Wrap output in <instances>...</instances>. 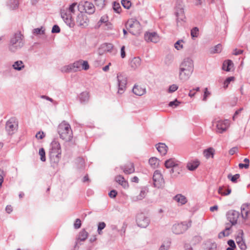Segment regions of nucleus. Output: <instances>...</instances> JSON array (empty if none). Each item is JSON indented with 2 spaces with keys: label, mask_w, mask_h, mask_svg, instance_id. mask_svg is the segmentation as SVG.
<instances>
[{
  "label": "nucleus",
  "mask_w": 250,
  "mask_h": 250,
  "mask_svg": "<svg viewBox=\"0 0 250 250\" xmlns=\"http://www.w3.org/2000/svg\"><path fill=\"white\" fill-rule=\"evenodd\" d=\"M57 131L60 137L65 142H70L73 138L72 130L70 125L63 121L58 126Z\"/></svg>",
  "instance_id": "obj_2"
},
{
  "label": "nucleus",
  "mask_w": 250,
  "mask_h": 250,
  "mask_svg": "<svg viewBox=\"0 0 250 250\" xmlns=\"http://www.w3.org/2000/svg\"><path fill=\"white\" fill-rule=\"evenodd\" d=\"M7 6L11 10H15L18 7L19 0H9L7 3Z\"/></svg>",
  "instance_id": "obj_34"
},
{
  "label": "nucleus",
  "mask_w": 250,
  "mask_h": 250,
  "mask_svg": "<svg viewBox=\"0 0 250 250\" xmlns=\"http://www.w3.org/2000/svg\"><path fill=\"white\" fill-rule=\"evenodd\" d=\"M222 50V45L221 44H218L213 49L211 52L212 53H220Z\"/></svg>",
  "instance_id": "obj_53"
},
{
  "label": "nucleus",
  "mask_w": 250,
  "mask_h": 250,
  "mask_svg": "<svg viewBox=\"0 0 250 250\" xmlns=\"http://www.w3.org/2000/svg\"><path fill=\"white\" fill-rule=\"evenodd\" d=\"M121 3L123 6L127 9H129L131 6V2L129 0H122Z\"/></svg>",
  "instance_id": "obj_44"
},
{
  "label": "nucleus",
  "mask_w": 250,
  "mask_h": 250,
  "mask_svg": "<svg viewBox=\"0 0 250 250\" xmlns=\"http://www.w3.org/2000/svg\"><path fill=\"white\" fill-rule=\"evenodd\" d=\"M5 175V174L4 171L0 168V188H1L2 184L3 182L4 177Z\"/></svg>",
  "instance_id": "obj_61"
},
{
  "label": "nucleus",
  "mask_w": 250,
  "mask_h": 250,
  "mask_svg": "<svg viewBox=\"0 0 250 250\" xmlns=\"http://www.w3.org/2000/svg\"><path fill=\"white\" fill-rule=\"evenodd\" d=\"M94 1L96 5L100 9L103 8L105 5V0H94Z\"/></svg>",
  "instance_id": "obj_48"
},
{
  "label": "nucleus",
  "mask_w": 250,
  "mask_h": 250,
  "mask_svg": "<svg viewBox=\"0 0 250 250\" xmlns=\"http://www.w3.org/2000/svg\"><path fill=\"white\" fill-rule=\"evenodd\" d=\"M244 235V233L242 230H240V232L239 233L238 235L236 237V241L237 244L240 242H242L244 240L243 236Z\"/></svg>",
  "instance_id": "obj_52"
},
{
  "label": "nucleus",
  "mask_w": 250,
  "mask_h": 250,
  "mask_svg": "<svg viewBox=\"0 0 250 250\" xmlns=\"http://www.w3.org/2000/svg\"><path fill=\"white\" fill-rule=\"evenodd\" d=\"M117 195V191L114 189L111 190L108 193L109 196L112 198H115L116 197Z\"/></svg>",
  "instance_id": "obj_64"
},
{
  "label": "nucleus",
  "mask_w": 250,
  "mask_h": 250,
  "mask_svg": "<svg viewBox=\"0 0 250 250\" xmlns=\"http://www.w3.org/2000/svg\"><path fill=\"white\" fill-rule=\"evenodd\" d=\"M108 21V17L107 16H102L101 18L100 21L97 23V27L99 28L103 23L106 24V23L107 22V21Z\"/></svg>",
  "instance_id": "obj_42"
},
{
  "label": "nucleus",
  "mask_w": 250,
  "mask_h": 250,
  "mask_svg": "<svg viewBox=\"0 0 250 250\" xmlns=\"http://www.w3.org/2000/svg\"><path fill=\"white\" fill-rule=\"evenodd\" d=\"M121 168L126 174H129L133 173L135 171L134 165L132 163H129L124 166H121Z\"/></svg>",
  "instance_id": "obj_19"
},
{
  "label": "nucleus",
  "mask_w": 250,
  "mask_h": 250,
  "mask_svg": "<svg viewBox=\"0 0 250 250\" xmlns=\"http://www.w3.org/2000/svg\"><path fill=\"white\" fill-rule=\"evenodd\" d=\"M24 44L22 35L20 33H15L10 38L8 49L10 52L15 53L21 49Z\"/></svg>",
  "instance_id": "obj_3"
},
{
  "label": "nucleus",
  "mask_w": 250,
  "mask_h": 250,
  "mask_svg": "<svg viewBox=\"0 0 250 250\" xmlns=\"http://www.w3.org/2000/svg\"><path fill=\"white\" fill-rule=\"evenodd\" d=\"M61 153L55 152V153L52 152H49V157L51 166L55 168L60 161L61 158Z\"/></svg>",
  "instance_id": "obj_16"
},
{
  "label": "nucleus",
  "mask_w": 250,
  "mask_h": 250,
  "mask_svg": "<svg viewBox=\"0 0 250 250\" xmlns=\"http://www.w3.org/2000/svg\"><path fill=\"white\" fill-rule=\"evenodd\" d=\"M182 171V167L180 164L177 163V164L171 168L170 170V173L173 174L172 177H177Z\"/></svg>",
  "instance_id": "obj_20"
},
{
  "label": "nucleus",
  "mask_w": 250,
  "mask_h": 250,
  "mask_svg": "<svg viewBox=\"0 0 250 250\" xmlns=\"http://www.w3.org/2000/svg\"><path fill=\"white\" fill-rule=\"evenodd\" d=\"M229 126L228 120H219L216 122V131L219 133H223L226 131Z\"/></svg>",
  "instance_id": "obj_10"
},
{
  "label": "nucleus",
  "mask_w": 250,
  "mask_h": 250,
  "mask_svg": "<svg viewBox=\"0 0 250 250\" xmlns=\"http://www.w3.org/2000/svg\"><path fill=\"white\" fill-rule=\"evenodd\" d=\"M81 63L83 69L84 70H87L89 69V65L88 64L87 61L81 60Z\"/></svg>",
  "instance_id": "obj_60"
},
{
  "label": "nucleus",
  "mask_w": 250,
  "mask_h": 250,
  "mask_svg": "<svg viewBox=\"0 0 250 250\" xmlns=\"http://www.w3.org/2000/svg\"><path fill=\"white\" fill-rule=\"evenodd\" d=\"M42 28H37L34 29L33 30V33L34 35H40V34H44V30H42Z\"/></svg>",
  "instance_id": "obj_56"
},
{
  "label": "nucleus",
  "mask_w": 250,
  "mask_h": 250,
  "mask_svg": "<svg viewBox=\"0 0 250 250\" xmlns=\"http://www.w3.org/2000/svg\"><path fill=\"white\" fill-rule=\"evenodd\" d=\"M180 104V102H179L177 99H175L173 101L170 102L168 104V105L170 107L174 108L178 106Z\"/></svg>",
  "instance_id": "obj_57"
},
{
  "label": "nucleus",
  "mask_w": 250,
  "mask_h": 250,
  "mask_svg": "<svg viewBox=\"0 0 250 250\" xmlns=\"http://www.w3.org/2000/svg\"><path fill=\"white\" fill-rule=\"evenodd\" d=\"M199 29L197 27L193 28L191 30L190 34L192 38L197 37L198 35Z\"/></svg>",
  "instance_id": "obj_49"
},
{
  "label": "nucleus",
  "mask_w": 250,
  "mask_h": 250,
  "mask_svg": "<svg viewBox=\"0 0 250 250\" xmlns=\"http://www.w3.org/2000/svg\"><path fill=\"white\" fill-rule=\"evenodd\" d=\"M61 70L63 73H70L73 72V68L72 64H70L67 65H65L62 67Z\"/></svg>",
  "instance_id": "obj_36"
},
{
  "label": "nucleus",
  "mask_w": 250,
  "mask_h": 250,
  "mask_svg": "<svg viewBox=\"0 0 250 250\" xmlns=\"http://www.w3.org/2000/svg\"><path fill=\"white\" fill-rule=\"evenodd\" d=\"M106 226V224L104 222H99L98 224V229L97 231L99 234L102 233V230L104 229Z\"/></svg>",
  "instance_id": "obj_45"
},
{
  "label": "nucleus",
  "mask_w": 250,
  "mask_h": 250,
  "mask_svg": "<svg viewBox=\"0 0 250 250\" xmlns=\"http://www.w3.org/2000/svg\"><path fill=\"white\" fill-rule=\"evenodd\" d=\"M199 164L200 162L198 160H192L187 163V167L188 170L193 171L198 167Z\"/></svg>",
  "instance_id": "obj_21"
},
{
  "label": "nucleus",
  "mask_w": 250,
  "mask_h": 250,
  "mask_svg": "<svg viewBox=\"0 0 250 250\" xmlns=\"http://www.w3.org/2000/svg\"><path fill=\"white\" fill-rule=\"evenodd\" d=\"M147 192H148V191L146 188H145V187L142 188L140 191V194L138 196H136V199L137 200H142L146 197Z\"/></svg>",
  "instance_id": "obj_35"
},
{
  "label": "nucleus",
  "mask_w": 250,
  "mask_h": 250,
  "mask_svg": "<svg viewBox=\"0 0 250 250\" xmlns=\"http://www.w3.org/2000/svg\"><path fill=\"white\" fill-rule=\"evenodd\" d=\"M177 162H178L175 161L174 159L170 158L165 161V166L167 168H172V167L175 166Z\"/></svg>",
  "instance_id": "obj_33"
},
{
  "label": "nucleus",
  "mask_w": 250,
  "mask_h": 250,
  "mask_svg": "<svg viewBox=\"0 0 250 250\" xmlns=\"http://www.w3.org/2000/svg\"><path fill=\"white\" fill-rule=\"evenodd\" d=\"M183 68L193 71V62L190 58H185L182 62L180 65L179 70H181Z\"/></svg>",
  "instance_id": "obj_15"
},
{
  "label": "nucleus",
  "mask_w": 250,
  "mask_h": 250,
  "mask_svg": "<svg viewBox=\"0 0 250 250\" xmlns=\"http://www.w3.org/2000/svg\"><path fill=\"white\" fill-rule=\"evenodd\" d=\"M174 199L177 202L181 203V205H184L187 202L186 197L181 194H177L174 197Z\"/></svg>",
  "instance_id": "obj_32"
},
{
  "label": "nucleus",
  "mask_w": 250,
  "mask_h": 250,
  "mask_svg": "<svg viewBox=\"0 0 250 250\" xmlns=\"http://www.w3.org/2000/svg\"><path fill=\"white\" fill-rule=\"evenodd\" d=\"M145 40L147 42L156 43L159 42V38L157 33L155 32H146L144 35Z\"/></svg>",
  "instance_id": "obj_14"
},
{
  "label": "nucleus",
  "mask_w": 250,
  "mask_h": 250,
  "mask_svg": "<svg viewBox=\"0 0 250 250\" xmlns=\"http://www.w3.org/2000/svg\"><path fill=\"white\" fill-rule=\"evenodd\" d=\"M188 229V226L186 223H181L173 225L172 227V231L176 234H180L184 233Z\"/></svg>",
  "instance_id": "obj_13"
},
{
  "label": "nucleus",
  "mask_w": 250,
  "mask_h": 250,
  "mask_svg": "<svg viewBox=\"0 0 250 250\" xmlns=\"http://www.w3.org/2000/svg\"><path fill=\"white\" fill-rule=\"evenodd\" d=\"M141 64V59L139 57H134L130 62V65L131 68L135 69Z\"/></svg>",
  "instance_id": "obj_27"
},
{
  "label": "nucleus",
  "mask_w": 250,
  "mask_h": 250,
  "mask_svg": "<svg viewBox=\"0 0 250 250\" xmlns=\"http://www.w3.org/2000/svg\"><path fill=\"white\" fill-rule=\"evenodd\" d=\"M82 226L81 221L80 219H77L74 224V227L75 229H78Z\"/></svg>",
  "instance_id": "obj_62"
},
{
  "label": "nucleus",
  "mask_w": 250,
  "mask_h": 250,
  "mask_svg": "<svg viewBox=\"0 0 250 250\" xmlns=\"http://www.w3.org/2000/svg\"><path fill=\"white\" fill-rule=\"evenodd\" d=\"M238 246L241 250H246L247 249V245L245 240L237 244Z\"/></svg>",
  "instance_id": "obj_58"
},
{
  "label": "nucleus",
  "mask_w": 250,
  "mask_h": 250,
  "mask_svg": "<svg viewBox=\"0 0 250 250\" xmlns=\"http://www.w3.org/2000/svg\"><path fill=\"white\" fill-rule=\"evenodd\" d=\"M89 99V93L87 91L82 92L79 95V99L82 103H85L88 101Z\"/></svg>",
  "instance_id": "obj_29"
},
{
  "label": "nucleus",
  "mask_w": 250,
  "mask_h": 250,
  "mask_svg": "<svg viewBox=\"0 0 250 250\" xmlns=\"http://www.w3.org/2000/svg\"><path fill=\"white\" fill-rule=\"evenodd\" d=\"M136 222L139 227L146 228L149 224V219L146 217L144 214L141 213L137 216Z\"/></svg>",
  "instance_id": "obj_12"
},
{
  "label": "nucleus",
  "mask_w": 250,
  "mask_h": 250,
  "mask_svg": "<svg viewBox=\"0 0 250 250\" xmlns=\"http://www.w3.org/2000/svg\"><path fill=\"white\" fill-rule=\"evenodd\" d=\"M88 235V232L84 229H82L79 233L77 241H85L87 239Z\"/></svg>",
  "instance_id": "obj_28"
},
{
  "label": "nucleus",
  "mask_w": 250,
  "mask_h": 250,
  "mask_svg": "<svg viewBox=\"0 0 250 250\" xmlns=\"http://www.w3.org/2000/svg\"><path fill=\"white\" fill-rule=\"evenodd\" d=\"M73 68V72H77L80 70L81 67L82 66L81 60H79L72 63Z\"/></svg>",
  "instance_id": "obj_38"
},
{
  "label": "nucleus",
  "mask_w": 250,
  "mask_h": 250,
  "mask_svg": "<svg viewBox=\"0 0 250 250\" xmlns=\"http://www.w3.org/2000/svg\"><path fill=\"white\" fill-rule=\"evenodd\" d=\"M113 9L117 13H120L121 10V7L120 4L116 2H113Z\"/></svg>",
  "instance_id": "obj_50"
},
{
  "label": "nucleus",
  "mask_w": 250,
  "mask_h": 250,
  "mask_svg": "<svg viewBox=\"0 0 250 250\" xmlns=\"http://www.w3.org/2000/svg\"><path fill=\"white\" fill-rule=\"evenodd\" d=\"M76 163L79 168H83L84 166V160L82 157H78L76 159Z\"/></svg>",
  "instance_id": "obj_41"
},
{
  "label": "nucleus",
  "mask_w": 250,
  "mask_h": 250,
  "mask_svg": "<svg viewBox=\"0 0 250 250\" xmlns=\"http://www.w3.org/2000/svg\"><path fill=\"white\" fill-rule=\"evenodd\" d=\"M79 12L75 21V25L82 28H85L88 25L89 19L83 11Z\"/></svg>",
  "instance_id": "obj_8"
},
{
  "label": "nucleus",
  "mask_w": 250,
  "mask_h": 250,
  "mask_svg": "<svg viewBox=\"0 0 250 250\" xmlns=\"http://www.w3.org/2000/svg\"><path fill=\"white\" fill-rule=\"evenodd\" d=\"M224 189V187H220L218 189V192L219 194H221L223 195H228L231 192V189L229 188H228L226 189L227 192H223V190Z\"/></svg>",
  "instance_id": "obj_47"
},
{
  "label": "nucleus",
  "mask_w": 250,
  "mask_h": 250,
  "mask_svg": "<svg viewBox=\"0 0 250 250\" xmlns=\"http://www.w3.org/2000/svg\"><path fill=\"white\" fill-rule=\"evenodd\" d=\"M159 161V160L157 158L151 157L149 160V163L153 168H155L158 166Z\"/></svg>",
  "instance_id": "obj_37"
},
{
  "label": "nucleus",
  "mask_w": 250,
  "mask_h": 250,
  "mask_svg": "<svg viewBox=\"0 0 250 250\" xmlns=\"http://www.w3.org/2000/svg\"><path fill=\"white\" fill-rule=\"evenodd\" d=\"M193 71L189 70L188 69L179 70V79L180 80L185 82L187 81L191 76Z\"/></svg>",
  "instance_id": "obj_17"
},
{
  "label": "nucleus",
  "mask_w": 250,
  "mask_h": 250,
  "mask_svg": "<svg viewBox=\"0 0 250 250\" xmlns=\"http://www.w3.org/2000/svg\"><path fill=\"white\" fill-rule=\"evenodd\" d=\"M102 48L104 51L111 52L113 48V45L111 43H106L103 45Z\"/></svg>",
  "instance_id": "obj_43"
},
{
  "label": "nucleus",
  "mask_w": 250,
  "mask_h": 250,
  "mask_svg": "<svg viewBox=\"0 0 250 250\" xmlns=\"http://www.w3.org/2000/svg\"><path fill=\"white\" fill-rule=\"evenodd\" d=\"M234 80V77H228L224 82V87L226 88L228 87L229 83Z\"/></svg>",
  "instance_id": "obj_51"
},
{
  "label": "nucleus",
  "mask_w": 250,
  "mask_h": 250,
  "mask_svg": "<svg viewBox=\"0 0 250 250\" xmlns=\"http://www.w3.org/2000/svg\"><path fill=\"white\" fill-rule=\"evenodd\" d=\"M51 148L50 152H52L53 153H61V145L58 141L56 140H53L51 143Z\"/></svg>",
  "instance_id": "obj_18"
},
{
  "label": "nucleus",
  "mask_w": 250,
  "mask_h": 250,
  "mask_svg": "<svg viewBox=\"0 0 250 250\" xmlns=\"http://www.w3.org/2000/svg\"><path fill=\"white\" fill-rule=\"evenodd\" d=\"M118 90V94H123L126 88L127 77L122 74H118L117 76Z\"/></svg>",
  "instance_id": "obj_7"
},
{
  "label": "nucleus",
  "mask_w": 250,
  "mask_h": 250,
  "mask_svg": "<svg viewBox=\"0 0 250 250\" xmlns=\"http://www.w3.org/2000/svg\"><path fill=\"white\" fill-rule=\"evenodd\" d=\"M226 216L227 219L230 222L231 225H234L237 222L240 213L235 210H230L227 212Z\"/></svg>",
  "instance_id": "obj_11"
},
{
  "label": "nucleus",
  "mask_w": 250,
  "mask_h": 250,
  "mask_svg": "<svg viewBox=\"0 0 250 250\" xmlns=\"http://www.w3.org/2000/svg\"><path fill=\"white\" fill-rule=\"evenodd\" d=\"M233 66V63L232 61L228 60L224 62L222 65V69L229 72L231 70V68Z\"/></svg>",
  "instance_id": "obj_25"
},
{
  "label": "nucleus",
  "mask_w": 250,
  "mask_h": 250,
  "mask_svg": "<svg viewBox=\"0 0 250 250\" xmlns=\"http://www.w3.org/2000/svg\"><path fill=\"white\" fill-rule=\"evenodd\" d=\"M18 122L15 117L10 118L6 123L5 129L8 134L12 135L18 129Z\"/></svg>",
  "instance_id": "obj_5"
},
{
  "label": "nucleus",
  "mask_w": 250,
  "mask_h": 250,
  "mask_svg": "<svg viewBox=\"0 0 250 250\" xmlns=\"http://www.w3.org/2000/svg\"><path fill=\"white\" fill-rule=\"evenodd\" d=\"M78 4L77 2H73L69 5L66 11L64 10L61 12V18L70 28H73L75 25L72 15L75 13L76 10L78 11Z\"/></svg>",
  "instance_id": "obj_1"
},
{
  "label": "nucleus",
  "mask_w": 250,
  "mask_h": 250,
  "mask_svg": "<svg viewBox=\"0 0 250 250\" xmlns=\"http://www.w3.org/2000/svg\"><path fill=\"white\" fill-rule=\"evenodd\" d=\"M154 187L157 188H161L164 186V180L163 175L158 170H155L153 176Z\"/></svg>",
  "instance_id": "obj_9"
},
{
  "label": "nucleus",
  "mask_w": 250,
  "mask_h": 250,
  "mask_svg": "<svg viewBox=\"0 0 250 250\" xmlns=\"http://www.w3.org/2000/svg\"><path fill=\"white\" fill-rule=\"evenodd\" d=\"M183 42V41L182 40L177 41L174 44L175 48L178 50L181 49L183 47L182 44Z\"/></svg>",
  "instance_id": "obj_54"
},
{
  "label": "nucleus",
  "mask_w": 250,
  "mask_h": 250,
  "mask_svg": "<svg viewBox=\"0 0 250 250\" xmlns=\"http://www.w3.org/2000/svg\"><path fill=\"white\" fill-rule=\"evenodd\" d=\"M133 93L137 96H142L146 93V89L135 85L132 89Z\"/></svg>",
  "instance_id": "obj_23"
},
{
  "label": "nucleus",
  "mask_w": 250,
  "mask_h": 250,
  "mask_svg": "<svg viewBox=\"0 0 250 250\" xmlns=\"http://www.w3.org/2000/svg\"><path fill=\"white\" fill-rule=\"evenodd\" d=\"M178 88V86L175 84H172L169 86L168 90L169 93H172L177 90Z\"/></svg>",
  "instance_id": "obj_59"
},
{
  "label": "nucleus",
  "mask_w": 250,
  "mask_h": 250,
  "mask_svg": "<svg viewBox=\"0 0 250 250\" xmlns=\"http://www.w3.org/2000/svg\"><path fill=\"white\" fill-rule=\"evenodd\" d=\"M250 211V204H243L241 207V211Z\"/></svg>",
  "instance_id": "obj_55"
},
{
  "label": "nucleus",
  "mask_w": 250,
  "mask_h": 250,
  "mask_svg": "<svg viewBox=\"0 0 250 250\" xmlns=\"http://www.w3.org/2000/svg\"><path fill=\"white\" fill-rule=\"evenodd\" d=\"M158 152L162 155H165L167 152V146L165 144L159 143L156 145Z\"/></svg>",
  "instance_id": "obj_22"
},
{
  "label": "nucleus",
  "mask_w": 250,
  "mask_h": 250,
  "mask_svg": "<svg viewBox=\"0 0 250 250\" xmlns=\"http://www.w3.org/2000/svg\"><path fill=\"white\" fill-rule=\"evenodd\" d=\"M24 65L21 61H16L12 65L13 68L18 71H21L24 68Z\"/></svg>",
  "instance_id": "obj_31"
},
{
  "label": "nucleus",
  "mask_w": 250,
  "mask_h": 250,
  "mask_svg": "<svg viewBox=\"0 0 250 250\" xmlns=\"http://www.w3.org/2000/svg\"><path fill=\"white\" fill-rule=\"evenodd\" d=\"M60 31H61L60 28L59 27V26L58 25L56 24L53 26L52 31H51L52 33H59L60 32Z\"/></svg>",
  "instance_id": "obj_63"
},
{
  "label": "nucleus",
  "mask_w": 250,
  "mask_h": 250,
  "mask_svg": "<svg viewBox=\"0 0 250 250\" xmlns=\"http://www.w3.org/2000/svg\"><path fill=\"white\" fill-rule=\"evenodd\" d=\"M175 15L177 17V21L178 22L180 21H183L185 18L184 15V10L183 8H180L176 12Z\"/></svg>",
  "instance_id": "obj_30"
},
{
  "label": "nucleus",
  "mask_w": 250,
  "mask_h": 250,
  "mask_svg": "<svg viewBox=\"0 0 250 250\" xmlns=\"http://www.w3.org/2000/svg\"><path fill=\"white\" fill-rule=\"evenodd\" d=\"M239 174H235L234 175H232L231 174L229 173L228 175V178L233 183H237V180L240 178Z\"/></svg>",
  "instance_id": "obj_39"
},
{
  "label": "nucleus",
  "mask_w": 250,
  "mask_h": 250,
  "mask_svg": "<svg viewBox=\"0 0 250 250\" xmlns=\"http://www.w3.org/2000/svg\"><path fill=\"white\" fill-rule=\"evenodd\" d=\"M39 154L41 156V160L42 162H45L46 161L45 152L43 148H41L39 149Z\"/></svg>",
  "instance_id": "obj_46"
},
{
  "label": "nucleus",
  "mask_w": 250,
  "mask_h": 250,
  "mask_svg": "<svg viewBox=\"0 0 250 250\" xmlns=\"http://www.w3.org/2000/svg\"><path fill=\"white\" fill-rule=\"evenodd\" d=\"M214 150L212 148H208L204 151V155L206 158H208L210 157H213L214 154Z\"/></svg>",
  "instance_id": "obj_40"
},
{
  "label": "nucleus",
  "mask_w": 250,
  "mask_h": 250,
  "mask_svg": "<svg viewBox=\"0 0 250 250\" xmlns=\"http://www.w3.org/2000/svg\"><path fill=\"white\" fill-rule=\"evenodd\" d=\"M216 244L211 240H207L205 243L204 249L205 250H216Z\"/></svg>",
  "instance_id": "obj_24"
},
{
  "label": "nucleus",
  "mask_w": 250,
  "mask_h": 250,
  "mask_svg": "<svg viewBox=\"0 0 250 250\" xmlns=\"http://www.w3.org/2000/svg\"><path fill=\"white\" fill-rule=\"evenodd\" d=\"M125 26L127 29H130L129 32L133 35L139 33L141 29L140 22L135 19L128 20L126 22Z\"/></svg>",
  "instance_id": "obj_4"
},
{
  "label": "nucleus",
  "mask_w": 250,
  "mask_h": 250,
  "mask_svg": "<svg viewBox=\"0 0 250 250\" xmlns=\"http://www.w3.org/2000/svg\"><path fill=\"white\" fill-rule=\"evenodd\" d=\"M115 180L117 183L122 186L124 188L128 187L127 182L125 180L123 176L119 175L115 177Z\"/></svg>",
  "instance_id": "obj_26"
},
{
  "label": "nucleus",
  "mask_w": 250,
  "mask_h": 250,
  "mask_svg": "<svg viewBox=\"0 0 250 250\" xmlns=\"http://www.w3.org/2000/svg\"><path fill=\"white\" fill-rule=\"evenodd\" d=\"M78 11L85 12L90 15L93 14L95 11V8L93 4L89 1H81L78 4Z\"/></svg>",
  "instance_id": "obj_6"
}]
</instances>
